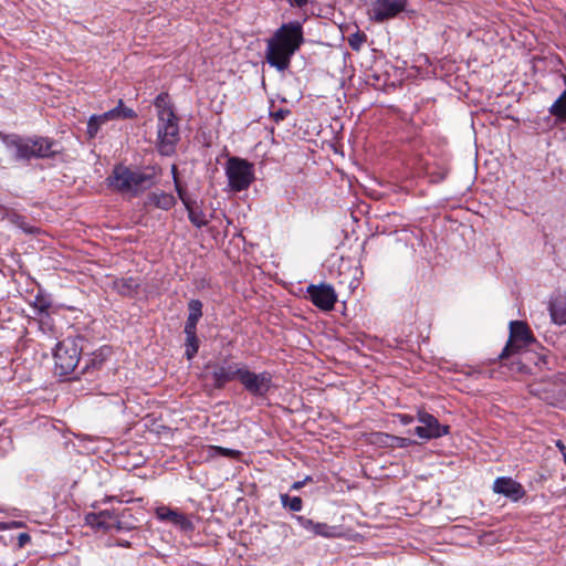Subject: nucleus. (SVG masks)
Masks as SVG:
<instances>
[{"instance_id": "nucleus-15", "label": "nucleus", "mask_w": 566, "mask_h": 566, "mask_svg": "<svg viewBox=\"0 0 566 566\" xmlns=\"http://www.w3.org/2000/svg\"><path fill=\"white\" fill-rule=\"evenodd\" d=\"M492 490L494 493L502 494L513 502L520 501L525 495L523 485L509 476L495 479Z\"/></svg>"}, {"instance_id": "nucleus-5", "label": "nucleus", "mask_w": 566, "mask_h": 566, "mask_svg": "<svg viewBox=\"0 0 566 566\" xmlns=\"http://www.w3.org/2000/svg\"><path fill=\"white\" fill-rule=\"evenodd\" d=\"M82 347L76 339L65 338L59 342L53 352L54 373L60 376H67L75 371L81 359Z\"/></svg>"}, {"instance_id": "nucleus-25", "label": "nucleus", "mask_w": 566, "mask_h": 566, "mask_svg": "<svg viewBox=\"0 0 566 566\" xmlns=\"http://www.w3.org/2000/svg\"><path fill=\"white\" fill-rule=\"evenodd\" d=\"M154 105L157 109V118H159L161 112H175L172 105L169 101V95L167 93H160L154 102Z\"/></svg>"}, {"instance_id": "nucleus-23", "label": "nucleus", "mask_w": 566, "mask_h": 566, "mask_svg": "<svg viewBox=\"0 0 566 566\" xmlns=\"http://www.w3.org/2000/svg\"><path fill=\"white\" fill-rule=\"evenodd\" d=\"M31 305L36 315H42L48 313L49 308L52 305V301L50 295H46L42 293V291H39V293L34 296V300Z\"/></svg>"}, {"instance_id": "nucleus-46", "label": "nucleus", "mask_w": 566, "mask_h": 566, "mask_svg": "<svg viewBox=\"0 0 566 566\" xmlns=\"http://www.w3.org/2000/svg\"><path fill=\"white\" fill-rule=\"evenodd\" d=\"M401 421H402V423L408 424L412 421V418L410 416L405 415L401 417Z\"/></svg>"}, {"instance_id": "nucleus-11", "label": "nucleus", "mask_w": 566, "mask_h": 566, "mask_svg": "<svg viewBox=\"0 0 566 566\" xmlns=\"http://www.w3.org/2000/svg\"><path fill=\"white\" fill-rule=\"evenodd\" d=\"M244 365L243 363H234L227 359L216 364L211 373L213 387L216 389H222L232 380L240 381Z\"/></svg>"}, {"instance_id": "nucleus-10", "label": "nucleus", "mask_w": 566, "mask_h": 566, "mask_svg": "<svg viewBox=\"0 0 566 566\" xmlns=\"http://www.w3.org/2000/svg\"><path fill=\"white\" fill-rule=\"evenodd\" d=\"M111 355L112 349L108 346H103L90 354L84 358V365L78 373V376L74 377V379H81L83 377L87 381H94L99 377V373Z\"/></svg>"}, {"instance_id": "nucleus-1", "label": "nucleus", "mask_w": 566, "mask_h": 566, "mask_svg": "<svg viewBox=\"0 0 566 566\" xmlns=\"http://www.w3.org/2000/svg\"><path fill=\"white\" fill-rule=\"evenodd\" d=\"M304 43L303 27L300 21L283 23L266 40L265 59L270 66L279 72L286 71L293 55Z\"/></svg>"}, {"instance_id": "nucleus-18", "label": "nucleus", "mask_w": 566, "mask_h": 566, "mask_svg": "<svg viewBox=\"0 0 566 566\" xmlns=\"http://www.w3.org/2000/svg\"><path fill=\"white\" fill-rule=\"evenodd\" d=\"M548 311L551 318L555 324H566V292L549 302Z\"/></svg>"}, {"instance_id": "nucleus-39", "label": "nucleus", "mask_w": 566, "mask_h": 566, "mask_svg": "<svg viewBox=\"0 0 566 566\" xmlns=\"http://www.w3.org/2000/svg\"><path fill=\"white\" fill-rule=\"evenodd\" d=\"M31 536L28 533H20L18 536V545L19 547H24L28 543H30Z\"/></svg>"}, {"instance_id": "nucleus-29", "label": "nucleus", "mask_w": 566, "mask_h": 566, "mask_svg": "<svg viewBox=\"0 0 566 566\" xmlns=\"http://www.w3.org/2000/svg\"><path fill=\"white\" fill-rule=\"evenodd\" d=\"M202 302L197 298H192L188 302V316L200 319L202 317Z\"/></svg>"}, {"instance_id": "nucleus-34", "label": "nucleus", "mask_w": 566, "mask_h": 566, "mask_svg": "<svg viewBox=\"0 0 566 566\" xmlns=\"http://www.w3.org/2000/svg\"><path fill=\"white\" fill-rule=\"evenodd\" d=\"M174 525L179 526L182 531H192V522L182 513L178 514V517L172 522Z\"/></svg>"}, {"instance_id": "nucleus-40", "label": "nucleus", "mask_w": 566, "mask_h": 566, "mask_svg": "<svg viewBox=\"0 0 566 566\" xmlns=\"http://www.w3.org/2000/svg\"><path fill=\"white\" fill-rule=\"evenodd\" d=\"M308 481H312V478L311 476H306L304 480L302 481H296L292 484L291 489L292 490H300L301 488H303Z\"/></svg>"}, {"instance_id": "nucleus-44", "label": "nucleus", "mask_w": 566, "mask_h": 566, "mask_svg": "<svg viewBox=\"0 0 566 566\" xmlns=\"http://www.w3.org/2000/svg\"><path fill=\"white\" fill-rule=\"evenodd\" d=\"M556 447L558 448L559 452L562 453L563 459H565L566 446L560 440H558L556 442Z\"/></svg>"}, {"instance_id": "nucleus-41", "label": "nucleus", "mask_w": 566, "mask_h": 566, "mask_svg": "<svg viewBox=\"0 0 566 566\" xmlns=\"http://www.w3.org/2000/svg\"><path fill=\"white\" fill-rule=\"evenodd\" d=\"M23 525H24L23 522L13 521V522L3 524L2 530L19 528V527H22Z\"/></svg>"}, {"instance_id": "nucleus-33", "label": "nucleus", "mask_w": 566, "mask_h": 566, "mask_svg": "<svg viewBox=\"0 0 566 566\" xmlns=\"http://www.w3.org/2000/svg\"><path fill=\"white\" fill-rule=\"evenodd\" d=\"M211 450L218 454V455H222V457H227V458H231V459H235V458H239L241 452L238 451V450H233V449H228V448H223V447H218V446H213L211 447Z\"/></svg>"}, {"instance_id": "nucleus-22", "label": "nucleus", "mask_w": 566, "mask_h": 566, "mask_svg": "<svg viewBox=\"0 0 566 566\" xmlns=\"http://www.w3.org/2000/svg\"><path fill=\"white\" fill-rule=\"evenodd\" d=\"M91 518H92L91 524L95 525L98 528H104V530L113 528L112 522L114 520V515H113V513H111L107 510L101 511L97 514H92Z\"/></svg>"}, {"instance_id": "nucleus-38", "label": "nucleus", "mask_w": 566, "mask_h": 566, "mask_svg": "<svg viewBox=\"0 0 566 566\" xmlns=\"http://www.w3.org/2000/svg\"><path fill=\"white\" fill-rule=\"evenodd\" d=\"M175 185H176V190H177L178 197L182 201L184 206L186 207V205H190L193 200H191L187 196L186 191L182 189V187L179 185V182L176 179H175Z\"/></svg>"}, {"instance_id": "nucleus-14", "label": "nucleus", "mask_w": 566, "mask_h": 566, "mask_svg": "<svg viewBox=\"0 0 566 566\" xmlns=\"http://www.w3.org/2000/svg\"><path fill=\"white\" fill-rule=\"evenodd\" d=\"M306 293L311 302L322 311H331L337 302V295L334 287L329 284H311Z\"/></svg>"}, {"instance_id": "nucleus-28", "label": "nucleus", "mask_w": 566, "mask_h": 566, "mask_svg": "<svg viewBox=\"0 0 566 566\" xmlns=\"http://www.w3.org/2000/svg\"><path fill=\"white\" fill-rule=\"evenodd\" d=\"M367 41V35L364 32L357 31L348 36V44L352 50L358 52L363 44Z\"/></svg>"}, {"instance_id": "nucleus-19", "label": "nucleus", "mask_w": 566, "mask_h": 566, "mask_svg": "<svg viewBox=\"0 0 566 566\" xmlns=\"http://www.w3.org/2000/svg\"><path fill=\"white\" fill-rule=\"evenodd\" d=\"M139 281L135 277H119L113 282L114 290L123 296H133L139 289Z\"/></svg>"}, {"instance_id": "nucleus-35", "label": "nucleus", "mask_w": 566, "mask_h": 566, "mask_svg": "<svg viewBox=\"0 0 566 566\" xmlns=\"http://www.w3.org/2000/svg\"><path fill=\"white\" fill-rule=\"evenodd\" d=\"M198 322H199V319L188 316L187 321H186V324H185L184 333L186 335L197 334V324H198Z\"/></svg>"}, {"instance_id": "nucleus-27", "label": "nucleus", "mask_w": 566, "mask_h": 566, "mask_svg": "<svg viewBox=\"0 0 566 566\" xmlns=\"http://www.w3.org/2000/svg\"><path fill=\"white\" fill-rule=\"evenodd\" d=\"M116 112V119H133L137 117V113L129 107H126L122 99L118 101L116 107L113 108Z\"/></svg>"}, {"instance_id": "nucleus-26", "label": "nucleus", "mask_w": 566, "mask_h": 566, "mask_svg": "<svg viewBox=\"0 0 566 566\" xmlns=\"http://www.w3.org/2000/svg\"><path fill=\"white\" fill-rule=\"evenodd\" d=\"M280 497L284 509H289L292 512H300L303 507V501L300 496H290L287 494H281Z\"/></svg>"}, {"instance_id": "nucleus-30", "label": "nucleus", "mask_w": 566, "mask_h": 566, "mask_svg": "<svg viewBox=\"0 0 566 566\" xmlns=\"http://www.w3.org/2000/svg\"><path fill=\"white\" fill-rule=\"evenodd\" d=\"M178 514L179 512L166 506H160L156 510V515L159 520L170 522L171 524L178 517Z\"/></svg>"}, {"instance_id": "nucleus-2", "label": "nucleus", "mask_w": 566, "mask_h": 566, "mask_svg": "<svg viewBox=\"0 0 566 566\" xmlns=\"http://www.w3.org/2000/svg\"><path fill=\"white\" fill-rule=\"evenodd\" d=\"M0 142L15 161L29 163L32 159H52L62 153L60 144L46 136H22L0 132Z\"/></svg>"}, {"instance_id": "nucleus-43", "label": "nucleus", "mask_w": 566, "mask_h": 566, "mask_svg": "<svg viewBox=\"0 0 566 566\" xmlns=\"http://www.w3.org/2000/svg\"><path fill=\"white\" fill-rule=\"evenodd\" d=\"M292 6L294 7H298V8H302L303 6H305L308 0H287Z\"/></svg>"}, {"instance_id": "nucleus-36", "label": "nucleus", "mask_w": 566, "mask_h": 566, "mask_svg": "<svg viewBox=\"0 0 566 566\" xmlns=\"http://www.w3.org/2000/svg\"><path fill=\"white\" fill-rule=\"evenodd\" d=\"M291 112L286 108H279L274 112H271V117L275 123H280L290 114Z\"/></svg>"}, {"instance_id": "nucleus-45", "label": "nucleus", "mask_w": 566, "mask_h": 566, "mask_svg": "<svg viewBox=\"0 0 566 566\" xmlns=\"http://www.w3.org/2000/svg\"><path fill=\"white\" fill-rule=\"evenodd\" d=\"M116 545L117 546H123V547H128L130 544H129L128 541L116 539Z\"/></svg>"}, {"instance_id": "nucleus-16", "label": "nucleus", "mask_w": 566, "mask_h": 566, "mask_svg": "<svg viewBox=\"0 0 566 566\" xmlns=\"http://www.w3.org/2000/svg\"><path fill=\"white\" fill-rule=\"evenodd\" d=\"M295 520L302 528L314 536L332 538L338 535V528L336 526L328 525L327 523L315 522L303 515L295 516Z\"/></svg>"}, {"instance_id": "nucleus-13", "label": "nucleus", "mask_w": 566, "mask_h": 566, "mask_svg": "<svg viewBox=\"0 0 566 566\" xmlns=\"http://www.w3.org/2000/svg\"><path fill=\"white\" fill-rule=\"evenodd\" d=\"M407 7V0H373L369 15L376 22H385L397 17Z\"/></svg>"}, {"instance_id": "nucleus-8", "label": "nucleus", "mask_w": 566, "mask_h": 566, "mask_svg": "<svg viewBox=\"0 0 566 566\" xmlns=\"http://www.w3.org/2000/svg\"><path fill=\"white\" fill-rule=\"evenodd\" d=\"M240 384L254 398H265L274 388L273 375L270 371L254 373L247 365L242 370Z\"/></svg>"}, {"instance_id": "nucleus-47", "label": "nucleus", "mask_w": 566, "mask_h": 566, "mask_svg": "<svg viewBox=\"0 0 566 566\" xmlns=\"http://www.w3.org/2000/svg\"><path fill=\"white\" fill-rule=\"evenodd\" d=\"M564 462L566 463V452H565V459H564Z\"/></svg>"}, {"instance_id": "nucleus-42", "label": "nucleus", "mask_w": 566, "mask_h": 566, "mask_svg": "<svg viewBox=\"0 0 566 566\" xmlns=\"http://www.w3.org/2000/svg\"><path fill=\"white\" fill-rule=\"evenodd\" d=\"M113 528H116L117 531H122V530H126V526L123 525V523L120 521H118L115 516H114V520H113ZM129 527H127L128 530Z\"/></svg>"}, {"instance_id": "nucleus-37", "label": "nucleus", "mask_w": 566, "mask_h": 566, "mask_svg": "<svg viewBox=\"0 0 566 566\" xmlns=\"http://www.w3.org/2000/svg\"><path fill=\"white\" fill-rule=\"evenodd\" d=\"M95 118H97V120L102 124H105L106 122L108 120H114L116 119V112L112 109L101 114V115H94Z\"/></svg>"}, {"instance_id": "nucleus-20", "label": "nucleus", "mask_w": 566, "mask_h": 566, "mask_svg": "<svg viewBox=\"0 0 566 566\" xmlns=\"http://www.w3.org/2000/svg\"><path fill=\"white\" fill-rule=\"evenodd\" d=\"M186 210L188 212L189 221L196 228L200 229L208 224L209 220L196 200H193L190 205H186Z\"/></svg>"}, {"instance_id": "nucleus-17", "label": "nucleus", "mask_w": 566, "mask_h": 566, "mask_svg": "<svg viewBox=\"0 0 566 566\" xmlns=\"http://www.w3.org/2000/svg\"><path fill=\"white\" fill-rule=\"evenodd\" d=\"M176 205V199L172 193L163 190H155L146 196L144 208L146 210L160 209L164 211L170 210Z\"/></svg>"}, {"instance_id": "nucleus-7", "label": "nucleus", "mask_w": 566, "mask_h": 566, "mask_svg": "<svg viewBox=\"0 0 566 566\" xmlns=\"http://www.w3.org/2000/svg\"><path fill=\"white\" fill-rule=\"evenodd\" d=\"M226 175L229 187L233 191L245 190L254 180L253 165L245 159L230 157L227 161Z\"/></svg>"}, {"instance_id": "nucleus-4", "label": "nucleus", "mask_w": 566, "mask_h": 566, "mask_svg": "<svg viewBox=\"0 0 566 566\" xmlns=\"http://www.w3.org/2000/svg\"><path fill=\"white\" fill-rule=\"evenodd\" d=\"M180 140L179 118L175 112H161L157 118V150L163 156H171Z\"/></svg>"}, {"instance_id": "nucleus-21", "label": "nucleus", "mask_w": 566, "mask_h": 566, "mask_svg": "<svg viewBox=\"0 0 566 566\" xmlns=\"http://www.w3.org/2000/svg\"><path fill=\"white\" fill-rule=\"evenodd\" d=\"M558 123H566V90L558 96L548 109Z\"/></svg>"}, {"instance_id": "nucleus-32", "label": "nucleus", "mask_w": 566, "mask_h": 566, "mask_svg": "<svg viewBox=\"0 0 566 566\" xmlns=\"http://www.w3.org/2000/svg\"><path fill=\"white\" fill-rule=\"evenodd\" d=\"M390 440V447L394 448H407L415 443L413 440L403 437L386 436Z\"/></svg>"}, {"instance_id": "nucleus-31", "label": "nucleus", "mask_w": 566, "mask_h": 566, "mask_svg": "<svg viewBox=\"0 0 566 566\" xmlns=\"http://www.w3.org/2000/svg\"><path fill=\"white\" fill-rule=\"evenodd\" d=\"M103 124L99 123L97 120V118H95L94 115H92L90 118H88V122H87V129H86V134L88 136L90 139L92 138H95L99 132V128Z\"/></svg>"}, {"instance_id": "nucleus-3", "label": "nucleus", "mask_w": 566, "mask_h": 566, "mask_svg": "<svg viewBox=\"0 0 566 566\" xmlns=\"http://www.w3.org/2000/svg\"><path fill=\"white\" fill-rule=\"evenodd\" d=\"M158 172L156 168L148 170H132L125 166H116L107 178L109 187L118 192H128L137 197L140 192L156 184Z\"/></svg>"}, {"instance_id": "nucleus-6", "label": "nucleus", "mask_w": 566, "mask_h": 566, "mask_svg": "<svg viewBox=\"0 0 566 566\" xmlns=\"http://www.w3.org/2000/svg\"><path fill=\"white\" fill-rule=\"evenodd\" d=\"M535 344L536 339L525 322L511 321L509 339L497 356V360L507 359L514 353L530 350L528 347L534 346Z\"/></svg>"}, {"instance_id": "nucleus-9", "label": "nucleus", "mask_w": 566, "mask_h": 566, "mask_svg": "<svg viewBox=\"0 0 566 566\" xmlns=\"http://www.w3.org/2000/svg\"><path fill=\"white\" fill-rule=\"evenodd\" d=\"M502 366H507L513 374H531V364L541 367L547 364V357L532 350L514 353L510 358L500 360Z\"/></svg>"}, {"instance_id": "nucleus-24", "label": "nucleus", "mask_w": 566, "mask_h": 566, "mask_svg": "<svg viewBox=\"0 0 566 566\" xmlns=\"http://www.w3.org/2000/svg\"><path fill=\"white\" fill-rule=\"evenodd\" d=\"M185 347V356L188 360H191L197 355L199 349V339L197 334L186 335Z\"/></svg>"}, {"instance_id": "nucleus-12", "label": "nucleus", "mask_w": 566, "mask_h": 566, "mask_svg": "<svg viewBox=\"0 0 566 566\" xmlns=\"http://www.w3.org/2000/svg\"><path fill=\"white\" fill-rule=\"evenodd\" d=\"M418 420L420 422L413 430L420 439L431 440L449 434L450 427L441 424L439 420L428 412H419Z\"/></svg>"}]
</instances>
